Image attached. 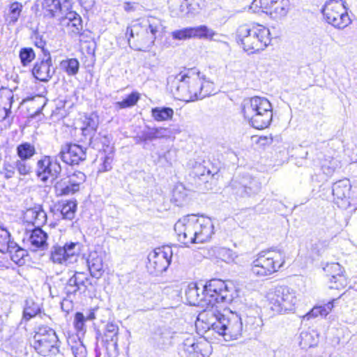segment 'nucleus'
Segmentation results:
<instances>
[{"instance_id":"5","label":"nucleus","mask_w":357,"mask_h":357,"mask_svg":"<svg viewBox=\"0 0 357 357\" xmlns=\"http://www.w3.org/2000/svg\"><path fill=\"white\" fill-rule=\"evenodd\" d=\"M241 112L244 119L256 129L267 128L273 119L272 105L264 97L255 96L244 99L241 103Z\"/></svg>"},{"instance_id":"40","label":"nucleus","mask_w":357,"mask_h":357,"mask_svg":"<svg viewBox=\"0 0 357 357\" xmlns=\"http://www.w3.org/2000/svg\"><path fill=\"white\" fill-rule=\"evenodd\" d=\"M330 243L327 240H319L312 245L311 252L316 256H322L329 248Z\"/></svg>"},{"instance_id":"52","label":"nucleus","mask_w":357,"mask_h":357,"mask_svg":"<svg viewBox=\"0 0 357 357\" xmlns=\"http://www.w3.org/2000/svg\"><path fill=\"white\" fill-rule=\"evenodd\" d=\"M114 160V154L112 152L109 153L108 154L104 156L102 163L100 165L98 172H105L111 170L112 169V162Z\"/></svg>"},{"instance_id":"47","label":"nucleus","mask_w":357,"mask_h":357,"mask_svg":"<svg viewBox=\"0 0 357 357\" xmlns=\"http://www.w3.org/2000/svg\"><path fill=\"white\" fill-rule=\"evenodd\" d=\"M179 6H174V5H171L170 8H172V13L174 16H181L184 14H187L188 11V7L190 5V2L184 1L183 0H178Z\"/></svg>"},{"instance_id":"57","label":"nucleus","mask_w":357,"mask_h":357,"mask_svg":"<svg viewBox=\"0 0 357 357\" xmlns=\"http://www.w3.org/2000/svg\"><path fill=\"white\" fill-rule=\"evenodd\" d=\"M5 98L8 102L9 107H6L5 106L1 109V112L2 113V114H1L2 120L6 119L11 112L10 107H11V105H12V102H13V96L12 95V93L10 92H8V94L5 96Z\"/></svg>"},{"instance_id":"29","label":"nucleus","mask_w":357,"mask_h":357,"mask_svg":"<svg viewBox=\"0 0 357 357\" xmlns=\"http://www.w3.org/2000/svg\"><path fill=\"white\" fill-rule=\"evenodd\" d=\"M192 38L213 40L217 35L215 31L206 25L190 27Z\"/></svg>"},{"instance_id":"12","label":"nucleus","mask_w":357,"mask_h":357,"mask_svg":"<svg viewBox=\"0 0 357 357\" xmlns=\"http://www.w3.org/2000/svg\"><path fill=\"white\" fill-rule=\"evenodd\" d=\"M334 202L339 208L347 210L357 208V190H353L347 178L339 180L332 185Z\"/></svg>"},{"instance_id":"60","label":"nucleus","mask_w":357,"mask_h":357,"mask_svg":"<svg viewBox=\"0 0 357 357\" xmlns=\"http://www.w3.org/2000/svg\"><path fill=\"white\" fill-rule=\"evenodd\" d=\"M96 137H98V139L96 141L97 144H98V141H100L103 146H108V144L109 143V139L107 136L102 135L101 133H98ZM98 146V144H97V146L95 148H96Z\"/></svg>"},{"instance_id":"26","label":"nucleus","mask_w":357,"mask_h":357,"mask_svg":"<svg viewBox=\"0 0 357 357\" xmlns=\"http://www.w3.org/2000/svg\"><path fill=\"white\" fill-rule=\"evenodd\" d=\"M118 335V325L112 322L107 323L105 327L103 341L107 344V346L111 343L114 349H116L119 340Z\"/></svg>"},{"instance_id":"58","label":"nucleus","mask_w":357,"mask_h":357,"mask_svg":"<svg viewBox=\"0 0 357 357\" xmlns=\"http://www.w3.org/2000/svg\"><path fill=\"white\" fill-rule=\"evenodd\" d=\"M72 351L75 357H86V349L83 345L72 347Z\"/></svg>"},{"instance_id":"20","label":"nucleus","mask_w":357,"mask_h":357,"mask_svg":"<svg viewBox=\"0 0 357 357\" xmlns=\"http://www.w3.org/2000/svg\"><path fill=\"white\" fill-rule=\"evenodd\" d=\"M55 68L52 67V61L49 52L44 53V57L37 61L32 69L33 77L40 82H47L54 75Z\"/></svg>"},{"instance_id":"55","label":"nucleus","mask_w":357,"mask_h":357,"mask_svg":"<svg viewBox=\"0 0 357 357\" xmlns=\"http://www.w3.org/2000/svg\"><path fill=\"white\" fill-rule=\"evenodd\" d=\"M86 318L82 312H77L75 315L74 326L77 331L84 330Z\"/></svg>"},{"instance_id":"39","label":"nucleus","mask_w":357,"mask_h":357,"mask_svg":"<svg viewBox=\"0 0 357 357\" xmlns=\"http://www.w3.org/2000/svg\"><path fill=\"white\" fill-rule=\"evenodd\" d=\"M217 256L221 260L231 263L237 257V255L232 250L227 248H220L217 250Z\"/></svg>"},{"instance_id":"36","label":"nucleus","mask_w":357,"mask_h":357,"mask_svg":"<svg viewBox=\"0 0 357 357\" xmlns=\"http://www.w3.org/2000/svg\"><path fill=\"white\" fill-rule=\"evenodd\" d=\"M39 305L32 300H26L23 311L22 320L28 321L40 312Z\"/></svg>"},{"instance_id":"16","label":"nucleus","mask_w":357,"mask_h":357,"mask_svg":"<svg viewBox=\"0 0 357 357\" xmlns=\"http://www.w3.org/2000/svg\"><path fill=\"white\" fill-rule=\"evenodd\" d=\"M229 188L233 194L238 197H250L260 191L261 183L256 178L244 175L233 178Z\"/></svg>"},{"instance_id":"46","label":"nucleus","mask_w":357,"mask_h":357,"mask_svg":"<svg viewBox=\"0 0 357 357\" xmlns=\"http://www.w3.org/2000/svg\"><path fill=\"white\" fill-rule=\"evenodd\" d=\"M337 167V161L335 159L324 160L321 162V169L326 176H331Z\"/></svg>"},{"instance_id":"42","label":"nucleus","mask_w":357,"mask_h":357,"mask_svg":"<svg viewBox=\"0 0 357 357\" xmlns=\"http://www.w3.org/2000/svg\"><path fill=\"white\" fill-rule=\"evenodd\" d=\"M16 171L20 176L29 175L32 171V166L29 160L17 159L15 160Z\"/></svg>"},{"instance_id":"7","label":"nucleus","mask_w":357,"mask_h":357,"mask_svg":"<svg viewBox=\"0 0 357 357\" xmlns=\"http://www.w3.org/2000/svg\"><path fill=\"white\" fill-rule=\"evenodd\" d=\"M269 35V29L260 24H243L236 31L238 43L248 54L264 50L271 42Z\"/></svg>"},{"instance_id":"23","label":"nucleus","mask_w":357,"mask_h":357,"mask_svg":"<svg viewBox=\"0 0 357 357\" xmlns=\"http://www.w3.org/2000/svg\"><path fill=\"white\" fill-rule=\"evenodd\" d=\"M24 218L35 227H42L47 222V214L40 205L28 208L24 214Z\"/></svg>"},{"instance_id":"53","label":"nucleus","mask_w":357,"mask_h":357,"mask_svg":"<svg viewBox=\"0 0 357 357\" xmlns=\"http://www.w3.org/2000/svg\"><path fill=\"white\" fill-rule=\"evenodd\" d=\"M245 328L250 330L257 329L258 327L262 325V320L260 317L255 316H247L245 319Z\"/></svg>"},{"instance_id":"30","label":"nucleus","mask_w":357,"mask_h":357,"mask_svg":"<svg viewBox=\"0 0 357 357\" xmlns=\"http://www.w3.org/2000/svg\"><path fill=\"white\" fill-rule=\"evenodd\" d=\"M89 269L92 277L99 278L103 273L102 258L90 255L87 260Z\"/></svg>"},{"instance_id":"63","label":"nucleus","mask_w":357,"mask_h":357,"mask_svg":"<svg viewBox=\"0 0 357 357\" xmlns=\"http://www.w3.org/2000/svg\"><path fill=\"white\" fill-rule=\"evenodd\" d=\"M76 281H77V272L72 277H70V278L68 280L66 284L70 285L73 287H75Z\"/></svg>"},{"instance_id":"49","label":"nucleus","mask_w":357,"mask_h":357,"mask_svg":"<svg viewBox=\"0 0 357 357\" xmlns=\"http://www.w3.org/2000/svg\"><path fill=\"white\" fill-rule=\"evenodd\" d=\"M15 172V161L10 162L5 160L3 162L2 171H0V174H3L6 179H9L14 176Z\"/></svg>"},{"instance_id":"18","label":"nucleus","mask_w":357,"mask_h":357,"mask_svg":"<svg viewBox=\"0 0 357 357\" xmlns=\"http://www.w3.org/2000/svg\"><path fill=\"white\" fill-rule=\"evenodd\" d=\"M289 0H254L252 6L259 7L261 11L279 20L285 17L289 10Z\"/></svg>"},{"instance_id":"28","label":"nucleus","mask_w":357,"mask_h":357,"mask_svg":"<svg viewBox=\"0 0 357 357\" xmlns=\"http://www.w3.org/2000/svg\"><path fill=\"white\" fill-rule=\"evenodd\" d=\"M318 334L314 331H304L300 334L299 344L303 349L312 347L318 343Z\"/></svg>"},{"instance_id":"21","label":"nucleus","mask_w":357,"mask_h":357,"mask_svg":"<svg viewBox=\"0 0 357 357\" xmlns=\"http://www.w3.org/2000/svg\"><path fill=\"white\" fill-rule=\"evenodd\" d=\"M99 125V118L96 114H91L85 116L82 128L83 142H87L89 146L95 148L97 146L98 137L96 131Z\"/></svg>"},{"instance_id":"24","label":"nucleus","mask_w":357,"mask_h":357,"mask_svg":"<svg viewBox=\"0 0 357 357\" xmlns=\"http://www.w3.org/2000/svg\"><path fill=\"white\" fill-rule=\"evenodd\" d=\"M178 354L181 357H202L199 344L195 342L194 337L186 338L180 345Z\"/></svg>"},{"instance_id":"13","label":"nucleus","mask_w":357,"mask_h":357,"mask_svg":"<svg viewBox=\"0 0 357 357\" xmlns=\"http://www.w3.org/2000/svg\"><path fill=\"white\" fill-rule=\"evenodd\" d=\"M326 22L337 29H344L351 23L346 7L342 0H329L322 9Z\"/></svg>"},{"instance_id":"34","label":"nucleus","mask_w":357,"mask_h":357,"mask_svg":"<svg viewBox=\"0 0 357 357\" xmlns=\"http://www.w3.org/2000/svg\"><path fill=\"white\" fill-rule=\"evenodd\" d=\"M337 299H333V301L328 302L324 305H320L313 307L310 312L306 314L307 319L317 317L319 315L324 317L326 316L334 307V302L336 301Z\"/></svg>"},{"instance_id":"32","label":"nucleus","mask_w":357,"mask_h":357,"mask_svg":"<svg viewBox=\"0 0 357 357\" xmlns=\"http://www.w3.org/2000/svg\"><path fill=\"white\" fill-rule=\"evenodd\" d=\"M15 246V242L10 240V232L5 227L0 226V252L6 253L9 249Z\"/></svg>"},{"instance_id":"3","label":"nucleus","mask_w":357,"mask_h":357,"mask_svg":"<svg viewBox=\"0 0 357 357\" xmlns=\"http://www.w3.org/2000/svg\"><path fill=\"white\" fill-rule=\"evenodd\" d=\"M199 319L206 321L211 328L222 336L225 341L239 338L243 332V322L241 317L231 311L218 310V305L212 310H207L199 315Z\"/></svg>"},{"instance_id":"31","label":"nucleus","mask_w":357,"mask_h":357,"mask_svg":"<svg viewBox=\"0 0 357 357\" xmlns=\"http://www.w3.org/2000/svg\"><path fill=\"white\" fill-rule=\"evenodd\" d=\"M36 153L34 145L29 142H23L16 148L18 159L29 160Z\"/></svg>"},{"instance_id":"62","label":"nucleus","mask_w":357,"mask_h":357,"mask_svg":"<svg viewBox=\"0 0 357 357\" xmlns=\"http://www.w3.org/2000/svg\"><path fill=\"white\" fill-rule=\"evenodd\" d=\"M80 4L84 8H90L93 3V0H78Z\"/></svg>"},{"instance_id":"22","label":"nucleus","mask_w":357,"mask_h":357,"mask_svg":"<svg viewBox=\"0 0 357 357\" xmlns=\"http://www.w3.org/2000/svg\"><path fill=\"white\" fill-rule=\"evenodd\" d=\"M324 271L331 274L329 278L331 289H339L345 287L347 284L346 279L342 275V267L338 263H332L327 264Z\"/></svg>"},{"instance_id":"14","label":"nucleus","mask_w":357,"mask_h":357,"mask_svg":"<svg viewBox=\"0 0 357 357\" xmlns=\"http://www.w3.org/2000/svg\"><path fill=\"white\" fill-rule=\"evenodd\" d=\"M57 156H43L36 162V175L43 183L49 180L52 183L56 180L61 173V167Z\"/></svg>"},{"instance_id":"17","label":"nucleus","mask_w":357,"mask_h":357,"mask_svg":"<svg viewBox=\"0 0 357 357\" xmlns=\"http://www.w3.org/2000/svg\"><path fill=\"white\" fill-rule=\"evenodd\" d=\"M80 251L77 243H67L63 246L56 245L50 251V259L54 264L68 265L76 260Z\"/></svg>"},{"instance_id":"1","label":"nucleus","mask_w":357,"mask_h":357,"mask_svg":"<svg viewBox=\"0 0 357 357\" xmlns=\"http://www.w3.org/2000/svg\"><path fill=\"white\" fill-rule=\"evenodd\" d=\"M185 297L190 305L204 308L202 312L232 301L227 285L223 280L218 279L211 280L204 284H189L185 290Z\"/></svg>"},{"instance_id":"37","label":"nucleus","mask_w":357,"mask_h":357,"mask_svg":"<svg viewBox=\"0 0 357 357\" xmlns=\"http://www.w3.org/2000/svg\"><path fill=\"white\" fill-rule=\"evenodd\" d=\"M77 209V202L75 200L68 201L62 206L61 213L64 219L73 220Z\"/></svg>"},{"instance_id":"54","label":"nucleus","mask_w":357,"mask_h":357,"mask_svg":"<svg viewBox=\"0 0 357 357\" xmlns=\"http://www.w3.org/2000/svg\"><path fill=\"white\" fill-rule=\"evenodd\" d=\"M77 282L79 283V291L83 289L84 291L88 284H91L87 275L82 272H77Z\"/></svg>"},{"instance_id":"33","label":"nucleus","mask_w":357,"mask_h":357,"mask_svg":"<svg viewBox=\"0 0 357 357\" xmlns=\"http://www.w3.org/2000/svg\"><path fill=\"white\" fill-rule=\"evenodd\" d=\"M151 115L157 121H168L172 119L174 110L170 107H157L151 109Z\"/></svg>"},{"instance_id":"15","label":"nucleus","mask_w":357,"mask_h":357,"mask_svg":"<svg viewBox=\"0 0 357 357\" xmlns=\"http://www.w3.org/2000/svg\"><path fill=\"white\" fill-rule=\"evenodd\" d=\"M172 255V249L169 246L155 249L148 256V268L151 273L155 275L162 273L170 265Z\"/></svg>"},{"instance_id":"19","label":"nucleus","mask_w":357,"mask_h":357,"mask_svg":"<svg viewBox=\"0 0 357 357\" xmlns=\"http://www.w3.org/2000/svg\"><path fill=\"white\" fill-rule=\"evenodd\" d=\"M86 149L76 144L63 145L57 155L63 162L69 165H78L86 160Z\"/></svg>"},{"instance_id":"27","label":"nucleus","mask_w":357,"mask_h":357,"mask_svg":"<svg viewBox=\"0 0 357 357\" xmlns=\"http://www.w3.org/2000/svg\"><path fill=\"white\" fill-rule=\"evenodd\" d=\"M54 187L57 196L71 195L77 192L67 177L57 181Z\"/></svg>"},{"instance_id":"8","label":"nucleus","mask_w":357,"mask_h":357,"mask_svg":"<svg viewBox=\"0 0 357 357\" xmlns=\"http://www.w3.org/2000/svg\"><path fill=\"white\" fill-rule=\"evenodd\" d=\"M284 261L285 254L280 250L261 252L253 261L251 271L257 276H267L278 271Z\"/></svg>"},{"instance_id":"2","label":"nucleus","mask_w":357,"mask_h":357,"mask_svg":"<svg viewBox=\"0 0 357 357\" xmlns=\"http://www.w3.org/2000/svg\"><path fill=\"white\" fill-rule=\"evenodd\" d=\"M178 241L184 245L203 243L214 234V225L210 218L190 215L179 219L174 225Z\"/></svg>"},{"instance_id":"9","label":"nucleus","mask_w":357,"mask_h":357,"mask_svg":"<svg viewBox=\"0 0 357 357\" xmlns=\"http://www.w3.org/2000/svg\"><path fill=\"white\" fill-rule=\"evenodd\" d=\"M273 311L280 314L292 312L298 302L296 291L288 286H278L268 294Z\"/></svg>"},{"instance_id":"48","label":"nucleus","mask_w":357,"mask_h":357,"mask_svg":"<svg viewBox=\"0 0 357 357\" xmlns=\"http://www.w3.org/2000/svg\"><path fill=\"white\" fill-rule=\"evenodd\" d=\"M139 99V94L137 92H132L128 95L124 100L118 102L117 104L121 108H126L134 106Z\"/></svg>"},{"instance_id":"61","label":"nucleus","mask_w":357,"mask_h":357,"mask_svg":"<svg viewBox=\"0 0 357 357\" xmlns=\"http://www.w3.org/2000/svg\"><path fill=\"white\" fill-rule=\"evenodd\" d=\"M64 291L68 296H70L71 295H75L79 290L75 287L70 285L66 284Z\"/></svg>"},{"instance_id":"50","label":"nucleus","mask_w":357,"mask_h":357,"mask_svg":"<svg viewBox=\"0 0 357 357\" xmlns=\"http://www.w3.org/2000/svg\"><path fill=\"white\" fill-rule=\"evenodd\" d=\"M171 36L174 40H188L192 38L190 27H186L172 31Z\"/></svg>"},{"instance_id":"25","label":"nucleus","mask_w":357,"mask_h":357,"mask_svg":"<svg viewBox=\"0 0 357 357\" xmlns=\"http://www.w3.org/2000/svg\"><path fill=\"white\" fill-rule=\"evenodd\" d=\"M47 234L41 229V227H35L29 237L30 248L33 251L44 249L47 245Z\"/></svg>"},{"instance_id":"56","label":"nucleus","mask_w":357,"mask_h":357,"mask_svg":"<svg viewBox=\"0 0 357 357\" xmlns=\"http://www.w3.org/2000/svg\"><path fill=\"white\" fill-rule=\"evenodd\" d=\"M186 196L185 190L183 186H177L173 190V198L178 204H180Z\"/></svg>"},{"instance_id":"4","label":"nucleus","mask_w":357,"mask_h":357,"mask_svg":"<svg viewBox=\"0 0 357 357\" xmlns=\"http://www.w3.org/2000/svg\"><path fill=\"white\" fill-rule=\"evenodd\" d=\"M174 82H176V90L180 99L185 102L202 99L213 92V84L202 81L199 73L193 69L176 75Z\"/></svg>"},{"instance_id":"10","label":"nucleus","mask_w":357,"mask_h":357,"mask_svg":"<svg viewBox=\"0 0 357 357\" xmlns=\"http://www.w3.org/2000/svg\"><path fill=\"white\" fill-rule=\"evenodd\" d=\"M162 23L158 18L150 17L144 20L140 24H135L130 30V37L134 38L136 32L137 40L141 43L139 50L149 47L154 44L157 33L162 29Z\"/></svg>"},{"instance_id":"45","label":"nucleus","mask_w":357,"mask_h":357,"mask_svg":"<svg viewBox=\"0 0 357 357\" xmlns=\"http://www.w3.org/2000/svg\"><path fill=\"white\" fill-rule=\"evenodd\" d=\"M6 253H9L11 259L15 263H20V261L23 259L24 257L26 255V251L22 248H21L18 245L15 243V248L12 249H9L6 252Z\"/></svg>"},{"instance_id":"51","label":"nucleus","mask_w":357,"mask_h":357,"mask_svg":"<svg viewBox=\"0 0 357 357\" xmlns=\"http://www.w3.org/2000/svg\"><path fill=\"white\" fill-rule=\"evenodd\" d=\"M138 138L142 142L152 141L156 139V135L155 132V128L149 126H146L140 135H138Z\"/></svg>"},{"instance_id":"38","label":"nucleus","mask_w":357,"mask_h":357,"mask_svg":"<svg viewBox=\"0 0 357 357\" xmlns=\"http://www.w3.org/2000/svg\"><path fill=\"white\" fill-rule=\"evenodd\" d=\"M216 173L217 171L215 169H209L208 168H206V167L200 164L195 167L193 172L195 176L198 177L200 180L203 181H208L207 178L210 175L213 176Z\"/></svg>"},{"instance_id":"59","label":"nucleus","mask_w":357,"mask_h":357,"mask_svg":"<svg viewBox=\"0 0 357 357\" xmlns=\"http://www.w3.org/2000/svg\"><path fill=\"white\" fill-rule=\"evenodd\" d=\"M155 128V132L156 135L157 139L164 138L166 137H168L169 135V131L167 128L159 127V128Z\"/></svg>"},{"instance_id":"6","label":"nucleus","mask_w":357,"mask_h":357,"mask_svg":"<svg viewBox=\"0 0 357 357\" xmlns=\"http://www.w3.org/2000/svg\"><path fill=\"white\" fill-rule=\"evenodd\" d=\"M42 7L46 16L51 18L59 17V24L69 35L75 36L82 33L83 24L81 16L71 10L65 11L60 0H43Z\"/></svg>"},{"instance_id":"44","label":"nucleus","mask_w":357,"mask_h":357,"mask_svg":"<svg viewBox=\"0 0 357 357\" xmlns=\"http://www.w3.org/2000/svg\"><path fill=\"white\" fill-rule=\"evenodd\" d=\"M70 180V183L75 187L77 192L80 189V185L83 184L86 180L85 174L79 171L75 172L73 174L67 176Z\"/></svg>"},{"instance_id":"11","label":"nucleus","mask_w":357,"mask_h":357,"mask_svg":"<svg viewBox=\"0 0 357 357\" xmlns=\"http://www.w3.org/2000/svg\"><path fill=\"white\" fill-rule=\"evenodd\" d=\"M33 347L41 356L56 355L59 351V342L56 332L47 326L39 327L33 336Z\"/></svg>"},{"instance_id":"41","label":"nucleus","mask_w":357,"mask_h":357,"mask_svg":"<svg viewBox=\"0 0 357 357\" xmlns=\"http://www.w3.org/2000/svg\"><path fill=\"white\" fill-rule=\"evenodd\" d=\"M23 6L21 3L15 1L12 3L9 7L8 18L10 23H15L17 21Z\"/></svg>"},{"instance_id":"64","label":"nucleus","mask_w":357,"mask_h":357,"mask_svg":"<svg viewBox=\"0 0 357 357\" xmlns=\"http://www.w3.org/2000/svg\"><path fill=\"white\" fill-rule=\"evenodd\" d=\"M124 9L128 12L133 10V6L130 3H126L124 6Z\"/></svg>"},{"instance_id":"43","label":"nucleus","mask_w":357,"mask_h":357,"mask_svg":"<svg viewBox=\"0 0 357 357\" xmlns=\"http://www.w3.org/2000/svg\"><path fill=\"white\" fill-rule=\"evenodd\" d=\"M35 53L31 47L22 48L20 52V58L24 66L29 64L35 59Z\"/></svg>"},{"instance_id":"35","label":"nucleus","mask_w":357,"mask_h":357,"mask_svg":"<svg viewBox=\"0 0 357 357\" xmlns=\"http://www.w3.org/2000/svg\"><path fill=\"white\" fill-rule=\"evenodd\" d=\"M60 66L68 75L73 76L78 73L79 63L77 59H68L63 60L60 63Z\"/></svg>"}]
</instances>
